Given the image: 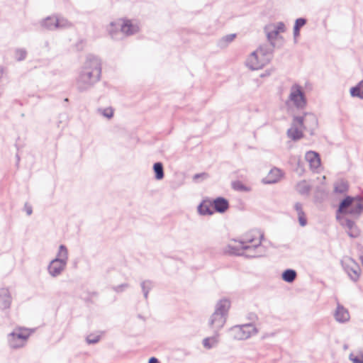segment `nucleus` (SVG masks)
<instances>
[{
  "mask_svg": "<svg viewBox=\"0 0 363 363\" xmlns=\"http://www.w3.org/2000/svg\"><path fill=\"white\" fill-rule=\"evenodd\" d=\"M101 61L94 55H89L81 67L76 81L79 91L90 89L100 81L101 77Z\"/></svg>",
  "mask_w": 363,
  "mask_h": 363,
  "instance_id": "nucleus-1",
  "label": "nucleus"
},
{
  "mask_svg": "<svg viewBox=\"0 0 363 363\" xmlns=\"http://www.w3.org/2000/svg\"><path fill=\"white\" fill-rule=\"evenodd\" d=\"M256 235L252 237H246L239 241L238 245H228V252L235 255H245L247 257L255 258L263 255L264 249L262 246V240L264 235L259 232L256 233Z\"/></svg>",
  "mask_w": 363,
  "mask_h": 363,
  "instance_id": "nucleus-2",
  "label": "nucleus"
},
{
  "mask_svg": "<svg viewBox=\"0 0 363 363\" xmlns=\"http://www.w3.org/2000/svg\"><path fill=\"white\" fill-rule=\"evenodd\" d=\"M68 261V250L65 245H60L57 255V257L52 259L48 267V270L50 275L52 277H58L65 269Z\"/></svg>",
  "mask_w": 363,
  "mask_h": 363,
  "instance_id": "nucleus-3",
  "label": "nucleus"
},
{
  "mask_svg": "<svg viewBox=\"0 0 363 363\" xmlns=\"http://www.w3.org/2000/svg\"><path fill=\"white\" fill-rule=\"evenodd\" d=\"M259 330L252 323L234 325L230 329L231 336L234 340H245L258 333Z\"/></svg>",
  "mask_w": 363,
  "mask_h": 363,
  "instance_id": "nucleus-4",
  "label": "nucleus"
},
{
  "mask_svg": "<svg viewBox=\"0 0 363 363\" xmlns=\"http://www.w3.org/2000/svg\"><path fill=\"white\" fill-rule=\"evenodd\" d=\"M31 334V331L26 328H18L8 335V343L11 348L18 349L23 347Z\"/></svg>",
  "mask_w": 363,
  "mask_h": 363,
  "instance_id": "nucleus-5",
  "label": "nucleus"
},
{
  "mask_svg": "<svg viewBox=\"0 0 363 363\" xmlns=\"http://www.w3.org/2000/svg\"><path fill=\"white\" fill-rule=\"evenodd\" d=\"M264 30L269 43L272 46H275L274 40L277 38L280 33L285 31V25L283 22L268 24L265 26Z\"/></svg>",
  "mask_w": 363,
  "mask_h": 363,
  "instance_id": "nucleus-6",
  "label": "nucleus"
},
{
  "mask_svg": "<svg viewBox=\"0 0 363 363\" xmlns=\"http://www.w3.org/2000/svg\"><path fill=\"white\" fill-rule=\"evenodd\" d=\"M289 99L298 108H303L306 105V99L304 92L298 84H294L291 86Z\"/></svg>",
  "mask_w": 363,
  "mask_h": 363,
  "instance_id": "nucleus-7",
  "label": "nucleus"
},
{
  "mask_svg": "<svg viewBox=\"0 0 363 363\" xmlns=\"http://www.w3.org/2000/svg\"><path fill=\"white\" fill-rule=\"evenodd\" d=\"M294 122H296L303 129L315 130L318 125V120L313 114L306 113L303 116H294Z\"/></svg>",
  "mask_w": 363,
  "mask_h": 363,
  "instance_id": "nucleus-8",
  "label": "nucleus"
},
{
  "mask_svg": "<svg viewBox=\"0 0 363 363\" xmlns=\"http://www.w3.org/2000/svg\"><path fill=\"white\" fill-rule=\"evenodd\" d=\"M342 266L351 280L357 281L361 272L359 265L353 259L348 258L342 263Z\"/></svg>",
  "mask_w": 363,
  "mask_h": 363,
  "instance_id": "nucleus-9",
  "label": "nucleus"
},
{
  "mask_svg": "<svg viewBox=\"0 0 363 363\" xmlns=\"http://www.w3.org/2000/svg\"><path fill=\"white\" fill-rule=\"evenodd\" d=\"M268 63L267 59H264L255 51L248 57L246 62L247 66L252 70L260 69Z\"/></svg>",
  "mask_w": 363,
  "mask_h": 363,
  "instance_id": "nucleus-10",
  "label": "nucleus"
},
{
  "mask_svg": "<svg viewBox=\"0 0 363 363\" xmlns=\"http://www.w3.org/2000/svg\"><path fill=\"white\" fill-rule=\"evenodd\" d=\"M337 219L340 221L342 226L347 229V233L351 238H357L360 235V231L355 223L349 219L340 218L338 215L336 216Z\"/></svg>",
  "mask_w": 363,
  "mask_h": 363,
  "instance_id": "nucleus-11",
  "label": "nucleus"
},
{
  "mask_svg": "<svg viewBox=\"0 0 363 363\" xmlns=\"http://www.w3.org/2000/svg\"><path fill=\"white\" fill-rule=\"evenodd\" d=\"M226 318L223 315L214 312L208 322L211 328L214 330V333H218V331L224 326L226 322Z\"/></svg>",
  "mask_w": 363,
  "mask_h": 363,
  "instance_id": "nucleus-12",
  "label": "nucleus"
},
{
  "mask_svg": "<svg viewBox=\"0 0 363 363\" xmlns=\"http://www.w3.org/2000/svg\"><path fill=\"white\" fill-rule=\"evenodd\" d=\"M12 297L8 288L0 289V309H9L11 306Z\"/></svg>",
  "mask_w": 363,
  "mask_h": 363,
  "instance_id": "nucleus-13",
  "label": "nucleus"
},
{
  "mask_svg": "<svg viewBox=\"0 0 363 363\" xmlns=\"http://www.w3.org/2000/svg\"><path fill=\"white\" fill-rule=\"evenodd\" d=\"M283 173L281 170L274 167L270 170L267 177L263 179L262 182L264 184H275L281 179Z\"/></svg>",
  "mask_w": 363,
  "mask_h": 363,
  "instance_id": "nucleus-14",
  "label": "nucleus"
},
{
  "mask_svg": "<svg viewBox=\"0 0 363 363\" xmlns=\"http://www.w3.org/2000/svg\"><path fill=\"white\" fill-rule=\"evenodd\" d=\"M306 160L309 163L312 169H318L320 165V158L315 151H308L305 155Z\"/></svg>",
  "mask_w": 363,
  "mask_h": 363,
  "instance_id": "nucleus-15",
  "label": "nucleus"
},
{
  "mask_svg": "<svg viewBox=\"0 0 363 363\" xmlns=\"http://www.w3.org/2000/svg\"><path fill=\"white\" fill-rule=\"evenodd\" d=\"M139 30L138 24L133 23L130 20L124 21L121 26V32L125 35H130L136 33Z\"/></svg>",
  "mask_w": 363,
  "mask_h": 363,
  "instance_id": "nucleus-16",
  "label": "nucleus"
},
{
  "mask_svg": "<svg viewBox=\"0 0 363 363\" xmlns=\"http://www.w3.org/2000/svg\"><path fill=\"white\" fill-rule=\"evenodd\" d=\"M275 46H272L271 44L260 45L255 52L260 55L264 59H267L269 63L272 58V53Z\"/></svg>",
  "mask_w": 363,
  "mask_h": 363,
  "instance_id": "nucleus-17",
  "label": "nucleus"
},
{
  "mask_svg": "<svg viewBox=\"0 0 363 363\" xmlns=\"http://www.w3.org/2000/svg\"><path fill=\"white\" fill-rule=\"evenodd\" d=\"M299 128H301L299 125L294 122V119L293 120L292 127L287 130V135L289 138L293 140H298L303 138L302 130Z\"/></svg>",
  "mask_w": 363,
  "mask_h": 363,
  "instance_id": "nucleus-18",
  "label": "nucleus"
},
{
  "mask_svg": "<svg viewBox=\"0 0 363 363\" xmlns=\"http://www.w3.org/2000/svg\"><path fill=\"white\" fill-rule=\"evenodd\" d=\"M213 206L216 212L224 213L229 208V203L223 197H218L213 201Z\"/></svg>",
  "mask_w": 363,
  "mask_h": 363,
  "instance_id": "nucleus-19",
  "label": "nucleus"
},
{
  "mask_svg": "<svg viewBox=\"0 0 363 363\" xmlns=\"http://www.w3.org/2000/svg\"><path fill=\"white\" fill-rule=\"evenodd\" d=\"M335 320L340 323H345L350 320L348 311L341 305H337L335 313Z\"/></svg>",
  "mask_w": 363,
  "mask_h": 363,
  "instance_id": "nucleus-20",
  "label": "nucleus"
},
{
  "mask_svg": "<svg viewBox=\"0 0 363 363\" xmlns=\"http://www.w3.org/2000/svg\"><path fill=\"white\" fill-rule=\"evenodd\" d=\"M294 209L297 213L300 225L302 227L306 226L307 225V218L303 209V204L300 202L295 203Z\"/></svg>",
  "mask_w": 363,
  "mask_h": 363,
  "instance_id": "nucleus-21",
  "label": "nucleus"
},
{
  "mask_svg": "<svg viewBox=\"0 0 363 363\" xmlns=\"http://www.w3.org/2000/svg\"><path fill=\"white\" fill-rule=\"evenodd\" d=\"M230 307V303L229 300H228L226 298H223V299L220 300L217 303L214 312L220 313V314L223 315L224 316L227 317L228 312Z\"/></svg>",
  "mask_w": 363,
  "mask_h": 363,
  "instance_id": "nucleus-22",
  "label": "nucleus"
},
{
  "mask_svg": "<svg viewBox=\"0 0 363 363\" xmlns=\"http://www.w3.org/2000/svg\"><path fill=\"white\" fill-rule=\"evenodd\" d=\"M295 189L299 194L308 196L312 187L306 180H301L296 184Z\"/></svg>",
  "mask_w": 363,
  "mask_h": 363,
  "instance_id": "nucleus-23",
  "label": "nucleus"
},
{
  "mask_svg": "<svg viewBox=\"0 0 363 363\" xmlns=\"http://www.w3.org/2000/svg\"><path fill=\"white\" fill-rule=\"evenodd\" d=\"M354 198L351 196H347L340 203L339 208L337 211V215L338 213L348 214V210L351 208L353 203Z\"/></svg>",
  "mask_w": 363,
  "mask_h": 363,
  "instance_id": "nucleus-24",
  "label": "nucleus"
},
{
  "mask_svg": "<svg viewBox=\"0 0 363 363\" xmlns=\"http://www.w3.org/2000/svg\"><path fill=\"white\" fill-rule=\"evenodd\" d=\"M57 17L48 16L41 22V26L47 30H54L57 29Z\"/></svg>",
  "mask_w": 363,
  "mask_h": 363,
  "instance_id": "nucleus-25",
  "label": "nucleus"
},
{
  "mask_svg": "<svg viewBox=\"0 0 363 363\" xmlns=\"http://www.w3.org/2000/svg\"><path fill=\"white\" fill-rule=\"evenodd\" d=\"M218 336L219 333H214L213 336L204 338L203 340V347L208 350L216 347L219 342Z\"/></svg>",
  "mask_w": 363,
  "mask_h": 363,
  "instance_id": "nucleus-26",
  "label": "nucleus"
},
{
  "mask_svg": "<svg viewBox=\"0 0 363 363\" xmlns=\"http://www.w3.org/2000/svg\"><path fill=\"white\" fill-rule=\"evenodd\" d=\"M350 94L353 97H358L363 99V79L356 86L350 89Z\"/></svg>",
  "mask_w": 363,
  "mask_h": 363,
  "instance_id": "nucleus-27",
  "label": "nucleus"
},
{
  "mask_svg": "<svg viewBox=\"0 0 363 363\" xmlns=\"http://www.w3.org/2000/svg\"><path fill=\"white\" fill-rule=\"evenodd\" d=\"M297 274L296 272L291 269H286L281 274V278L284 281L288 283L293 282L296 278Z\"/></svg>",
  "mask_w": 363,
  "mask_h": 363,
  "instance_id": "nucleus-28",
  "label": "nucleus"
},
{
  "mask_svg": "<svg viewBox=\"0 0 363 363\" xmlns=\"http://www.w3.org/2000/svg\"><path fill=\"white\" fill-rule=\"evenodd\" d=\"M153 170L157 180H161L164 178V168L162 162H155L153 165Z\"/></svg>",
  "mask_w": 363,
  "mask_h": 363,
  "instance_id": "nucleus-29",
  "label": "nucleus"
},
{
  "mask_svg": "<svg viewBox=\"0 0 363 363\" xmlns=\"http://www.w3.org/2000/svg\"><path fill=\"white\" fill-rule=\"evenodd\" d=\"M198 211L201 215H212L213 211L211 208V205L207 203L206 201H203L198 206Z\"/></svg>",
  "mask_w": 363,
  "mask_h": 363,
  "instance_id": "nucleus-30",
  "label": "nucleus"
},
{
  "mask_svg": "<svg viewBox=\"0 0 363 363\" xmlns=\"http://www.w3.org/2000/svg\"><path fill=\"white\" fill-rule=\"evenodd\" d=\"M348 190L347 182L344 180H340L335 184L334 191L335 193L344 194Z\"/></svg>",
  "mask_w": 363,
  "mask_h": 363,
  "instance_id": "nucleus-31",
  "label": "nucleus"
},
{
  "mask_svg": "<svg viewBox=\"0 0 363 363\" xmlns=\"http://www.w3.org/2000/svg\"><path fill=\"white\" fill-rule=\"evenodd\" d=\"M235 34H229L223 36L219 40L218 45L220 48H224L228 45L235 38Z\"/></svg>",
  "mask_w": 363,
  "mask_h": 363,
  "instance_id": "nucleus-32",
  "label": "nucleus"
},
{
  "mask_svg": "<svg viewBox=\"0 0 363 363\" xmlns=\"http://www.w3.org/2000/svg\"><path fill=\"white\" fill-rule=\"evenodd\" d=\"M140 286L144 295V298L147 300L148 298V294L153 287V284L150 280H145L141 282Z\"/></svg>",
  "mask_w": 363,
  "mask_h": 363,
  "instance_id": "nucleus-33",
  "label": "nucleus"
},
{
  "mask_svg": "<svg viewBox=\"0 0 363 363\" xmlns=\"http://www.w3.org/2000/svg\"><path fill=\"white\" fill-rule=\"evenodd\" d=\"M306 23V20L303 18H299L296 20L294 27V37L297 38L299 35V30Z\"/></svg>",
  "mask_w": 363,
  "mask_h": 363,
  "instance_id": "nucleus-34",
  "label": "nucleus"
},
{
  "mask_svg": "<svg viewBox=\"0 0 363 363\" xmlns=\"http://www.w3.org/2000/svg\"><path fill=\"white\" fill-rule=\"evenodd\" d=\"M363 211V204L357 202L352 204L351 208L348 210V214L359 216Z\"/></svg>",
  "mask_w": 363,
  "mask_h": 363,
  "instance_id": "nucleus-35",
  "label": "nucleus"
},
{
  "mask_svg": "<svg viewBox=\"0 0 363 363\" xmlns=\"http://www.w3.org/2000/svg\"><path fill=\"white\" fill-rule=\"evenodd\" d=\"M72 26V23L64 18H57V29L68 28Z\"/></svg>",
  "mask_w": 363,
  "mask_h": 363,
  "instance_id": "nucleus-36",
  "label": "nucleus"
},
{
  "mask_svg": "<svg viewBox=\"0 0 363 363\" xmlns=\"http://www.w3.org/2000/svg\"><path fill=\"white\" fill-rule=\"evenodd\" d=\"M232 187L234 190L240 191H248L250 190L248 187H247L240 181L233 182Z\"/></svg>",
  "mask_w": 363,
  "mask_h": 363,
  "instance_id": "nucleus-37",
  "label": "nucleus"
},
{
  "mask_svg": "<svg viewBox=\"0 0 363 363\" xmlns=\"http://www.w3.org/2000/svg\"><path fill=\"white\" fill-rule=\"evenodd\" d=\"M27 52L23 48H18L15 50V57L18 61H22L26 59Z\"/></svg>",
  "mask_w": 363,
  "mask_h": 363,
  "instance_id": "nucleus-38",
  "label": "nucleus"
},
{
  "mask_svg": "<svg viewBox=\"0 0 363 363\" xmlns=\"http://www.w3.org/2000/svg\"><path fill=\"white\" fill-rule=\"evenodd\" d=\"M99 113L107 118H111L113 116V110L112 108L108 107L106 108H99L98 109Z\"/></svg>",
  "mask_w": 363,
  "mask_h": 363,
  "instance_id": "nucleus-39",
  "label": "nucleus"
},
{
  "mask_svg": "<svg viewBox=\"0 0 363 363\" xmlns=\"http://www.w3.org/2000/svg\"><path fill=\"white\" fill-rule=\"evenodd\" d=\"M99 340L100 335H96L93 334L89 335L86 338V340L88 344H95L98 342Z\"/></svg>",
  "mask_w": 363,
  "mask_h": 363,
  "instance_id": "nucleus-40",
  "label": "nucleus"
},
{
  "mask_svg": "<svg viewBox=\"0 0 363 363\" xmlns=\"http://www.w3.org/2000/svg\"><path fill=\"white\" fill-rule=\"evenodd\" d=\"M129 287V284L124 283L118 286H112V289L116 293H121Z\"/></svg>",
  "mask_w": 363,
  "mask_h": 363,
  "instance_id": "nucleus-41",
  "label": "nucleus"
},
{
  "mask_svg": "<svg viewBox=\"0 0 363 363\" xmlns=\"http://www.w3.org/2000/svg\"><path fill=\"white\" fill-rule=\"evenodd\" d=\"M208 175L207 173L202 172V173H199V174H196L194 176L193 179H194V181L197 182L198 179L200 178L202 179H206L208 178Z\"/></svg>",
  "mask_w": 363,
  "mask_h": 363,
  "instance_id": "nucleus-42",
  "label": "nucleus"
},
{
  "mask_svg": "<svg viewBox=\"0 0 363 363\" xmlns=\"http://www.w3.org/2000/svg\"><path fill=\"white\" fill-rule=\"evenodd\" d=\"M350 359L353 363H363V356L353 357L352 354H350Z\"/></svg>",
  "mask_w": 363,
  "mask_h": 363,
  "instance_id": "nucleus-43",
  "label": "nucleus"
},
{
  "mask_svg": "<svg viewBox=\"0 0 363 363\" xmlns=\"http://www.w3.org/2000/svg\"><path fill=\"white\" fill-rule=\"evenodd\" d=\"M24 210L26 211L28 216H30L33 213L32 206L27 203H26L24 205Z\"/></svg>",
  "mask_w": 363,
  "mask_h": 363,
  "instance_id": "nucleus-44",
  "label": "nucleus"
},
{
  "mask_svg": "<svg viewBox=\"0 0 363 363\" xmlns=\"http://www.w3.org/2000/svg\"><path fill=\"white\" fill-rule=\"evenodd\" d=\"M247 318L250 320L254 321V320H257V315L255 313H249V315L247 316Z\"/></svg>",
  "mask_w": 363,
  "mask_h": 363,
  "instance_id": "nucleus-45",
  "label": "nucleus"
},
{
  "mask_svg": "<svg viewBox=\"0 0 363 363\" xmlns=\"http://www.w3.org/2000/svg\"><path fill=\"white\" fill-rule=\"evenodd\" d=\"M148 363H160V362L156 357H152L149 359Z\"/></svg>",
  "mask_w": 363,
  "mask_h": 363,
  "instance_id": "nucleus-46",
  "label": "nucleus"
},
{
  "mask_svg": "<svg viewBox=\"0 0 363 363\" xmlns=\"http://www.w3.org/2000/svg\"><path fill=\"white\" fill-rule=\"evenodd\" d=\"M109 33H110V35H111L112 38H116L115 35L117 34V33H119V32L113 31V30H109Z\"/></svg>",
  "mask_w": 363,
  "mask_h": 363,
  "instance_id": "nucleus-47",
  "label": "nucleus"
},
{
  "mask_svg": "<svg viewBox=\"0 0 363 363\" xmlns=\"http://www.w3.org/2000/svg\"><path fill=\"white\" fill-rule=\"evenodd\" d=\"M3 72H4V69H3V68H2V67H0V79L2 77Z\"/></svg>",
  "mask_w": 363,
  "mask_h": 363,
  "instance_id": "nucleus-48",
  "label": "nucleus"
},
{
  "mask_svg": "<svg viewBox=\"0 0 363 363\" xmlns=\"http://www.w3.org/2000/svg\"><path fill=\"white\" fill-rule=\"evenodd\" d=\"M16 157L17 162H19V160H20V157H19V155H16Z\"/></svg>",
  "mask_w": 363,
  "mask_h": 363,
  "instance_id": "nucleus-49",
  "label": "nucleus"
},
{
  "mask_svg": "<svg viewBox=\"0 0 363 363\" xmlns=\"http://www.w3.org/2000/svg\"><path fill=\"white\" fill-rule=\"evenodd\" d=\"M114 25H115V23H114L113 22L111 23V24H110V26H111V27H113Z\"/></svg>",
  "mask_w": 363,
  "mask_h": 363,
  "instance_id": "nucleus-50",
  "label": "nucleus"
},
{
  "mask_svg": "<svg viewBox=\"0 0 363 363\" xmlns=\"http://www.w3.org/2000/svg\"><path fill=\"white\" fill-rule=\"evenodd\" d=\"M1 96V92H0V96Z\"/></svg>",
  "mask_w": 363,
  "mask_h": 363,
  "instance_id": "nucleus-51",
  "label": "nucleus"
}]
</instances>
